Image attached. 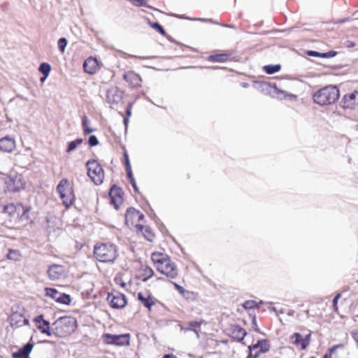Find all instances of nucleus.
Returning <instances> with one entry per match:
<instances>
[{
    "label": "nucleus",
    "instance_id": "nucleus-42",
    "mask_svg": "<svg viewBox=\"0 0 358 358\" xmlns=\"http://www.w3.org/2000/svg\"><path fill=\"white\" fill-rule=\"evenodd\" d=\"M124 159L125 169H127L128 168H131V165H130L129 159V155L126 151L124 152Z\"/></svg>",
    "mask_w": 358,
    "mask_h": 358
},
{
    "label": "nucleus",
    "instance_id": "nucleus-4",
    "mask_svg": "<svg viewBox=\"0 0 358 358\" xmlns=\"http://www.w3.org/2000/svg\"><path fill=\"white\" fill-rule=\"evenodd\" d=\"M77 328V320L71 316L60 317L52 324V333L57 337L70 336Z\"/></svg>",
    "mask_w": 358,
    "mask_h": 358
},
{
    "label": "nucleus",
    "instance_id": "nucleus-20",
    "mask_svg": "<svg viewBox=\"0 0 358 358\" xmlns=\"http://www.w3.org/2000/svg\"><path fill=\"white\" fill-rule=\"evenodd\" d=\"M358 105V91L345 94L341 101V106L343 108L353 109Z\"/></svg>",
    "mask_w": 358,
    "mask_h": 358
},
{
    "label": "nucleus",
    "instance_id": "nucleus-40",
    "mask_svg": "<svg viewBox=\"0 0 358 358\" xmlns=\"http://www.w3.org/2000/svg\"><path fill=\"white\" fill-rule=\"evenodd\" d=\"M66 45H67V41L65 38H61L59 39L58 48L62 53L64 52Z\"/></svg>",
    "mask_w": 358,
    "mask_h": 358
},
{
    "label": "nucleus",
    "instance_id": "nucleus-18",
    "mask_svg": "<svg viewBox=\"0 0 358 358\" xmlns=\"http://www.w3.org/2000/svg\"><path fill=\"white\" fill-rule=\"evenodd\" d=\"M45 294L55 301L62 304L69 305L71 301L69 295L61 293L55 288H45Z\"/></svg>",
    "mask_w": 358,
    "mask_h": 358
},
{
    "label": "nucleus",
    "instance_id": "nucleus-30",
    "mask_svg": "<svg viewBox=\"0 0 358 358\" xmlns=\"http://www.w3.org/2000/svg\"><path fill=\"white\" fill-rule=\"evenodd\" d=\"M34 348V344L31 343H27L17 352L12 354L13 358H29V355Z\"/></svg>",
    "mask_w": 358,
    "mask_h": 358
},
{
    "label": "nucleus",
    "instance_id": "nucleus-14",
    "mask_svg": "<svg viewBox=\"0 0 358 358\" xmlns=\"http://www.w3.org/2000/svg\"><path fill=\"white\" fill-rule=\"evenodd\" d=\"M270 344L267 340L259 341L256 344L249 346V354L247 358H257L261 354L268 352Z\"/></svg>",
    "mask_w": 358,
    "mask_h": 358
},
{
    "label": "nucleus",
    "instance_id": "nucleus-8",
    "mask_svg": "<svg viewBox=\"0 0 358 358\" xmlns=\"http://www.w3.org/2000/svg\"><path fill=\"white\" fill-rule=\"evenodd\" d=\"M3 181L8 192H16L24 188L25 182L23 181L22 176L16 173L6 176L3 178Z\"/></svg>",
    "mask_w": 358,
    "mask_h": 358
},
{
    "label": "nucleus",
    "instance_id": "nucleus-51",
    "mask_svg": "<svg viewBox=\"0 0 358 358\" xmlns=\"http://www.w3.org/2000/svg\"><path fill=\"white\" fill-rule=\"evenodd\" d=\"M120 285H121L122 287H125V286H126V283H125V282H120Z\"/></svg>",
    "mask_w": 358,
    "mask_h": 358
},
{
    "label": "nucleus",
    "instance_id": "nucleus-53",
    "mask_svg": "<svg viewBox=\"0 0 358 358\" xmlns=\"http://www.w3.org/2000/svg\"><path fill=\"white\" fill-rule=\"evenodd\" d=\"M311 358H315V357H312Z\"/></svg>",
    "mask_w": 358,
    "mask_h": 358
},
{
    "label": "nucleus",
    "instance_id": "nucleus-15",
    "mask_svg": "<svg viewBox=\"0 0 358 358\" xmlns=\"http://www.w3.org/2000/svg\"><path fill=\"white\" fill-rule=\"evenodd\" d=\"M124 193L122 189L116 185H113L109 192L110 202L114 206L115 209H118L119 206L123 203Z\"/></svg>",
    "mask_w": 358,
    "mask_h": 358
},
{
    "label": "nucleus",
    "instance_id": "nucleus-45",
    "mask_svg": "<svg viewBox=\"0 0 358 358\" xmlns=\"http://www.w3.org/2000/svg\"><path fill=\"white\" fill-rule=\"evenodd\" d=\"M351 334L353 339L358 344V329L353 331Z\"/></svg>",
    "mask_w": 358,
    "mask_h": 358
},
{
    "label": "nucleus",
    "instance_id": "nucleus-13",
    "mask_svg": "<svg viewBox=\"0 0 358 358\" xmlns=\"http://www.w3.org/2000/svg\"><path fill=\"white\" fill-rule=\"evenodd\" d=\"M311 333L303 337L299 333H294L289 338V343L294 345L298 350H304L310 343Z\"/></svg>",
    "mask_w": 358,
    "mask_h": 358
},
{
    "label": "nucleus",
    "instance_id": "nucleus-38",
    "mask_svg": "<svg viewBox=\"0 0 358 358\" xmlns=\"http://www.w3.org/2000/svg\"><path fill=\"white\" fill-rule=\"evenodd\" d=\"M51 67L48 63H42L39 66V71L41 72L44 76H48Z\"/></svg>",
    "mask_w": 358,
    "mask_h": 358
},
{
    "label": "nucleus",
    "instance_id": "nucleus-10",
    "mask_svg": "<svg viewBox=\"0 0 358 358\" xmlns=\"http://www.w3.org/2000/svg\"><path fill=\"white\" fill-rule=\"evenodd\" d=\"M137 299L148 312L151 313L152 308L159 303V300L155 298L149 291L140 292L137 294Z\"/></svg>",
    "mask_w": 358,
    "mask_h": 358
},
{
    "label": "nucleus",
    "instance_id": "nucleus-26",
    "mask_svg": "<svg viewBox=\"0 0 358 358\" xmlns=\"http://www.w3.org/2000/svg\"><path fill=\"white\" fill-rule=\"evenodd\" d=\"M173 285L178 293L186 300L195 301L198 299L199 294L197 292L187 290L176 282H173Z\"/></svg>",
    "mask_w": 358,
    "mask_h": 358
},
{
    "label": "nucleus",
    "instance_id": "nucleus-2",
    "mask_svg": "<svg viewBox=\"0 0 358 358\" xmlns=\"http://www.w3.org/2000/svg\"><path fill=\"white\" fill-rule=\"evenodd\" d=\"M30 211L31 207L21 202L7 203L3 206L1 210L8 216L9 220L15 224L27 222Z\"/></svg>",
    "mask_w": 358,
    "mask_h": 358
},
{
    "label": "nucleus",
    "instance_id": "nucleus-1",
    "mask_svg": "<svg viewBox=\"0 0 358 358\" xmlns=\"http://www.w3.org/2000/svg\"><path fill=\"white\" fill-rule=\"evenodd\" d=\"M150 257L155 268L161 274L171 279L178 277V266L167 254L157 251L152 252Z\"/></svg>",
    "mask_w": 358,
    "mask_h": 358
},
{
    "label": "nucleus",
    "instance_id": "nucleus-54",
    "mask_svg": "<svg viewBox=\"0 0 358 358\" xmlns=\"http://www.w3.org/2000/svg\"><path fill=\"white\" fill-rule=\"evenodd\" d=\"M0 358H2V357H0Z\"/></svg>",
    "mask_w": 358,
    "mask_h": 358
},
{
    "label": "nucleus",
    "instance_id": "nucleus-7",
    "mask_svg": "<svg viewBox=\"0 0 358 358\" xmlns=\"http://www.w3.org/2000/svg\"><path fill=\"white\" fill-rule=\"evenodd\" d=\"M87 175L95 185H101L104 179V171L101 164L95 159L87 162Z\"/></svg>",
    "mask_w": 358,
    "mask_h": 358
},
{
    "label": "nucleus",
    "instance_id": "nucleus-50",
    "mask_svg": "<svg viewBox=\"0 0 358 358\" xmlns=\"http://www.w3.org/2000/svg\"><path fill=\"white\" fill-rule=\"evenodd\" d=\"M48 76H44L43 78H41V81L43 82Z\"/></svg>",
    "mask_w": 358,
    "mask_h": 358
},
{
    "label": "nucleus",
    "instance_id": "nucleus-25",
    "mask_svg": "<svg viewBox=\"0 0 358 358\" xmlns=\"http://www.w3.org/2000/svg\"><path fill=\"white\" fill-rule=\"evenodd\" d=\"M16 145L14 138L8 136L0 139V151L3 152H11L15 149Z\"/></svg>",
    "mask_w": 358,
    "mask_h": 358
},
{
    "label": "nucleus",
    "instance_id": "nucleus-11",
    "mask_svg": "<svg viewBox=\"0 0 358 358\" xmlns=\"http://www.w3.org/2000/svg\"><path fill=\"white\" fill-rule=\"evenodd\" d=\"M144 219V215L139 210L134 208H129L127 210L125 214V224L129 227H135L136 229L141 224V222Z\"/></svg>",
    "mask_w": 358,
    "mask_h": 358
},
{
    "label": "nucleus",
    "instance_id": "nucleus-17",
    "mask_svg": "<svg viewBox=\"0 0 358 358\" xmlns=\"http://www.w3.org/2000/svg\"><path fill=\"white\" fill-rule=\"evenodd\" d=\"M123 79L131 88L138 89L142 86L143 80L139 74L134 71H127L123 74Z\"/></svg>",
    "mask_w": 358,
    "mask_h": 358
},
{
    "label": "nucleus",
    "instance_id": "nucleus-34",
    "mask_svg": "<svg viewBox=\"0 0 358 358\" xmlns=\"http://www.w3.org/2000/svg\"><path fill=\"white\" fill-rule=\"evenodd\" d=\"M280 64H275V65H267L264 67V69L265 72L268 74H273L276 72H278L280 70Z\"/></svg>",
    "mask_w": 358,
    "mask_h": 358
},
{
    "label": "nucleus",
    "instance_id": "nucleus-24",
    "mask_svg": "<svg viewBox=\"0 0 358 358\" xmlns=\"http://www.w3.org/2000/svg\"><path fill=\"white\" fill-rule=\"evenodd\" d=\"M66 269L60 264H52L48 270V277L51 280H58L65 275Z\"/></svg>",
    "mask_w": 358,
    "mask_h": 358
},
{
    "label": "nucleus",
    "instance_id": "nucleus-23",
    "mask_svg": "<svg viewBox=\"0 0 358 358\" xmlns=\"http://www.w3.org/2000/svg\"><path fill=\"white\" fill-rule=\"evenodd\" d=\"M345 354V348L343 344H338L329 348L323 358H343Z\"/></svg>",
    "mask_w": 358,
    "mask_h": 358
},
{
    "label": "nucleus",
    "instance_id": "nucleus-22",
    "mask_svg": "<svg viewBox=\"0 0 358 358\" xmlns=\"http://www.w3.org/2000/svg\"><path fill=\"white\" fill-rule=\"evenodd\" d=\"M34 322L36 323V325L38 328V329L44 334H46L47 336H50L52 333V328L50 329V323L44 320V317L43 315H40L37 316L34 319Z\"/></svg>",
    "mask_w": 358,
    "mask_h": 358
},
{
    "label": "nucleus",
    "instance_id": "nucleus-6",
    "mask_svg": "<svg viewBox=\"0 0 358 358\" xmlns=\"http://www.w3.org/2000/svg\"><path fill=\"white\" fill-rule=\"evenodd\" d=\"M57 192L66 208H69L73 205L76 195L73 182H70L67 178L62 179L57 186Z\"/></svg>",
    "mask_w": 358,
    "mask_h": 358
},
{
    "label": "nucleus",
    "instance_id": "nucleus-39",
    "mask_svg": "<svg viewBox=\"0 0 358 358\" xmlns=\"http://www.w3.org/2000/svg\"><path fill=\"white\" fill-rule=\"evenodd\" d=\"M134 6H145L148 8H152L151 6H148L146 0H129Z\"/></svg>",
    "mask_w": 358,
    "mask_h": 358
},
{
    "label": "nucleus",
    "instance_id": "nucleus-29",
    "mask_svg": "<svg viewBox=\"0 0 358 358\" xmlns=\"http://www.w3.org/2000/svg\"><path fill=\"white\" fill-rule=\"evenodd\" d=\"M230 336L238 341L243 340L247 333L246 331L238 325H233L230 329Z\"/></svg>",
    "mask_w": 358,
    "mask_h": 358
},
{
    "label": "nucleus",
    "instance_id": "nucleus-36",
    "mask_svg": "<svg viewBox=\"0 0 358 358\" xmlns=\"http://www.w3.org/2000/svg\"><path fill=\"white\" fill-rule=\"evenodd\" d=\"M243 307L246 310L257 308L259 307V303L255 300H248L243 303Z\"/></svg>",
    "mask_w": 358,
    "mask_h": 358
},
{
    "label": "nucleus",
    "instance_id": "nucleus-16",
    "mask_svg": "<svg viewBox=\"0 0 358 358\" xmlns=\"http://www.w3.org/2000/svg\"><path fill=\"white\" fill-rule=\"evenodd\" d=\"M234 59L233 54L229 50L214 52L207 57V60L213 63H226Z\"/></svg>",
    "mask_w": 358,
    "mask_h": 358
},
{
    "label": "nucleus",
    "instance_id": "nucleus-28",
    "mask_svg": "<svg viewBox=\"0 0 358 358\" xmlns=\"http://www.w3.org/2000/svg\"><path fill=\"white\" fill-rule=\"evenodd\" d=\"M138 233H141L143 237L150 242H152L155 238V234L153 230L149 226H144L141 224L137 228Z\"/></svg>",
    "mask_w": 358,
    "mask_h": 358
},
{
    "label": "nucleus",
    "instance_id": "nucleus-47",
    "mask_svg": "<svg viewBox=\"0 0 358 358\" xmlns=\"http://www.w3.org/2000/svg\"><path fill=\"white\" fill-rule=\"evenodd\" d=\"M341 296V294H338L334 299L333 300V304H334V306L335 308V309L337 308L336 306H337V301H338V299H339V297Z\"/></svg>",
    "mask_w": 358,
    "mask_h": 358
},
{
    "label": "nucleus",
    "instance_id": "nucleus-3",
    "mask_svg": "<svg viewBox=\"0 0 358 358\" xmlns=\"http://www.w3.org/2000/svg\"><path fill=\"white\" fill-rule=\"evenodd\" d=\"M93 256L99 262L113 263L118 257V249L113 243H97L93 248Z\"/></svg>",
    "mask_w": 358,
    "mask_h": 358
},
{
    "label": "nucleus",
    "instance_id": "nucleus-21",
    "mask_svg": "<svg viewBox=\"0 0 358 358\" xmlns=\"http://www.w3.org/2000/svg\"><path fill=\"white\" fill-rule=\"evenodd\" d=\"M10 324L13 328H18L29 324V320L22 313L15 311L13 312L9 317Z\"/></svg>",
    "mask_w": 358,
    "mask_h": 358
},
{
    "label": "nucleus",
    "instance_id": "nucleus-49",
    "mask_svg": "<svg viewBox=\"0 0 358 358\" xmlns=\"http://www.w3.org/2000/svg\"><path fill=\"white\" fill-rule=\"evenodd\" d=\"M162 358H178L176 355L172 354H167L162 357Z\"/></svg>",
    "mask_w": 358,
    "mask_h": 358
},
{
    "label": "nucleus",
    "instance_id": "nucleus-48",
    "mask_svg": "<svg viewBox=\"0 0 358 358\" xmlns=\"http://www.w3.org/2000/svg\"><path fill=\"white\" fill-rule=\"evenodd\" d=\"M284 97L286 99V98H289V99L292 100V99H296V95H294V94H285L284 95Z\"/></svg>",
    "mask_w": 358,
    "mask_h": 358
},
{
    "label": "nucleus",
    "instance_id": "nucleus-9",
    "mask_svg": "<svg viewBox=\"0 0 358 358\" xmlns=\"http://www.w3.org/2000/svg\"><path fill=\"white\" fill-rule=\"evenodd\" d=\"M102 339L106 344L114 345L117 346H128L130 343V334H124L115 335L111 334H104Z\"/></svg>",
    "mask_w": 358,
    "mask_h": 358
},
{
    "label": "nucleus",
    "instance_id": "nucleus-27",
    "mask_svg": "<svg viewBox=\"0 0 358 358\" xmlns=\"http://www.w3.org/2000/svg\"><path fill=\"white\" fill-rule=\"evenodd\" d=\"M83 69L85 72L89 74H94L99 69L98 61L96 58L90 57L83 64Z\"/></svg>",
    "mask_w": 358,
    "mask_h": 358
},
{
    "label": "nucleus",
    "instance_id": "nucleus-44",
    "mask_svg": "<svg viewBox=\"0 0 358 358\" xmlns=\"http://www.w3.org/2000/svg\"><path fill=\"white\" fill-rule=\"evenodd\" d=\"M129 182L131 184V185H132V187L134 188V192H138V188L137 185L136 183L135 179L134 178H131V180H129Z\"/></svg>",
    "mask_w": 358,
    "mask_h": 358
},
{
    "label": "nucleus",
    "instance_id": "nucleus-19",
    "mask_svg": "<svg viewBox=\"0 0 358 358\" xmlns=\"http://www.w3.org/2000/svg\"><path fill=\"white\" fill-rule=\"evenodd\" d=\"M155 275L154 270L147 266L141 265L136 271L134 275V279L142 281L143 282H147L149 279Z\"/></svg>",
    "mask_w": 358,
    "mask_h": 358
},
{
    "label": "nucleus",
    "instance_id": "nucleus-41",
    "mask_svg": "<svg viewBox=\"0 0 358 358\" xmlns=\"http://www.w3.org/2000/svg\"><path fill=\"white\" fill-rule=\"evenodd\" d=\"M88 143L91 147L96 146L99 144V141L94 135H92L89 137Z\"/></svg>",
    "mask_w": 358,
    "mask_h": 358
},
{
    "label": "nucleus",
    "instance_id": "nucleus-43",
    "mask_svg": "<svg viewBox=\"0 0 358 358\" xmlns=\"http://www.w3.org/2000/svg\"><path fill=\"white\" fill-rule=\"evenodd\" d=\"M201 324H202V322H198V321H191L189 322V325L193 329L200 327Z\"/></svg>",
    "mask_w": 358,
    "mask_h": 358
},
{
    "label": "nucleus",
    "instance_id": "nucleus-32",
    "mask_svg": "<svg viewBox=\"0 0 358 358\" xmlns=\"http://www.w3.org/2000/svg\"><path fill=\"white\" fill-rule=\"evenodd\" d=\"M6 257L8 259L17 262L21 259L22 254L18 250L10 249Z\"/></svg>",
    "mask_w": 358,
    "mask_h": 358
},
{
    "label": "nucleus",
    "instance_id": "nucleus-46",
    "mask_svg": "<svg viewBox=\"0 0 358 358\" xmlns=\"http://www.w3.org/2000/svg\"><path fill=\"white\" fill-rule=\"evenodd\" d=\"M127 176L129 180H131V178H134L132 174L131 168H128L126 169Z\"/></svg>",
    "mask_w": 358,
    "mask_h": 358
},
{
    "label": "nucleus",
    "instance_id": "nucleus-31",
    "mask_svg": "<svg viewBox=\"0 0 358 358\" xmlns=\"http://www.w3.org/2000/svg\"><path fill=\"white\" fill-rule=\"evenodd\" d=\"M308 55L309 56L317 57L330 58V57H335L337 55V52H336L334 50H331L327 52L320 53V52H318L316 51H309L308 52Z\"/></svg>",
    "mask_w": 358,
    "mask_h": 358
},
{
    "label": "nucleus",
    "instance_id": "nucleus-5",
    "mask_svg": "<svg viewBox=\"0 0 358 358\" xmlns=\"http://www.w3.org/2000/svg\"><path fill=\"white\" fill-rule=\"evenodd\" d=\"M340 96L339 89L334 85H327L316 91L313 96L315 103L320 106L335 103Z\"/></svg>",
    "mask_w": 358,
    "mask_h": 358
},
{
    "label": "nucleus",
    "instance_id": "nucleus-37",
    "mask_svg": "<svg viewBox=\"0 0 358 358\" xmlns=\"http://www.w3.org/2000/svg\"><path fill=\"white\" fill-rule=\"evenodd\" d=\"M149 24L152 28L155 29L156 31L159 32L162 35H163V36L166 35V31L162 27V26H161L158 22H149Z\"/></svg>",
    "mask_w": 358,
    "mask_h": 358
},
{
    "label": "nucleus",
    "instance_id": "nucleus-12",
    "mask_svg": "<svg viewBox=\"0 0 358 358\" xmlns=\"http://www.w3.org/2000/svg\"><path fill=\"white\" fill-rule=\"evenodd\" d=\"M106 300L110 307L114 309H121L127 303L126 296L119 292L108 293Z\"/></svg>",
    "mask_w": 358,
    "mask_h": 358
},
{
    "label": "nucleus",
    "instance_id": "nucleus-52",
    "mask_svg": "<svg viewBox=\"0 0 358 358\" xmlns=\"http://www.w3.org/2000/svg\"><path fill=\"white\" fill-rule=\"evenodd\" d=\"M43 342H44V343H50V341H43Z\"/></svg>",
    "mask_w": 358,
    "mask_h": 358
},
{
    "label": "nucleus",
    "instance_id": "nucleus-33",
    "mask_svg": "<svg viewBox=\"0 0 358 358\" xmlns=\"http://www.w3.org/2000/svg\"><path fill=\"white\" fill-rule=\"evenodd\" d=\"M82 138H77L75 141H71L68 143L66 152H71L73 151L78 146L80 145L83 143Z\"/></svg>",
    "mask_w": 358,
    "mask_h": 358
},
{
    "label": "nucleus",
    "instance_id": "nucleus-35",
    "mask_svg": "<svg viewBox=\"0 0 358 358\" xmlns=\"http://www.w3.org/2000/svg\"><path fill=\"white\" fill-rule=\"evenodd\" d=\"M87 122H88V120H87V116L84 115L82 118V127H83V133L85 135H88L94 131V129H90L88 127Z\"/></svg>",
    "mask_w": 358,
    "mask_h": 358
}]
</instances>
